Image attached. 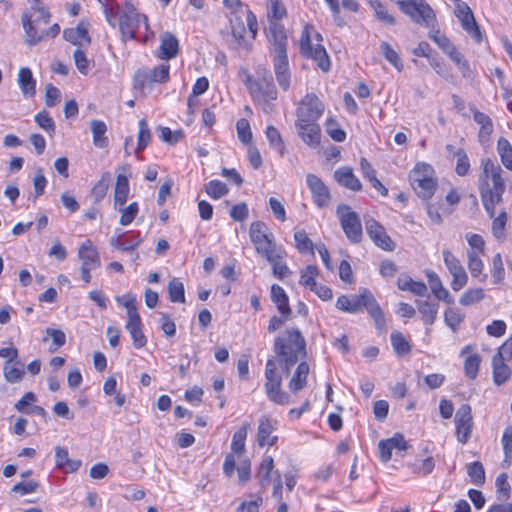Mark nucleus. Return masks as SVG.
<instances>
[{
  "label": "nucleus",
  "instance_id": "1",
  "mask_svg": "<svg viewBox=\"0 0 512 512\" xmlns=\"http://www.w3.org/2000/svg\"><path fill=\"white\" fill-rule=\"evenodd\" d=\"M481 167L483 172L479 177L480 197L489 217H494L496 205L502 202L506 189L502 177L503 170L499 164L490 158L482 159Z\"/></svg>",
  "mask_w": 512,
  "mask_h": 512
},
{
  "label": "nucleus",
  "instance_id": "2",
  "mask_svg": "<svg viewBox=\"0 0 512 512\" xmlns=\"http://www.w3.org/2000/svg\"><path fill=\"white\" fill-rule=\"evenodd\" d=\"M274 352L281 372L285 375L290 373L299 359V356H306V341L298 328H287L274 340Z\"/></svg>",
  "mask_w": 512,
  "mask_h": 512
},
{
  "label": "nucleus",
  "instance_id": "3",
  "mask_svg": "<svg viewBox=\"0 0 512 512\" xmlns=\"http://www.w3.org/2000/svg\"><path fill=\"white\" fill-rule=\"evenodd\" d=\"M243 82L253 101L259 105L265 113H271L274 107L273 101L277 99L278 91L270 72L263 69L262 73L258 72L257 78L245 72Z\"/></svg>",
  "mask_w": 512,
  "mask_h": 512
},
{
  "label": "nucleus",
  "instance_id": "4",
  "mask_svg": "<svg viewBox=\"0 0 512 512\" xmlns=\"http://www.w3.org/2000/svg\"><path fill=\"white\" fill-rule=\"evenodd\" d=\"M321 41L322 36L316 31L311 33L306 26L300 38V53L306 58L313 59L322 71L328 72L331 62L326 49L320 44Z\"/></svg>",
  "mask_w": 512,
  "mask_h": 512
},
{
  "label": "nucleus",
  "instance_id": "5",
  "mask_svg": "<svg viewBox=\"0 0 512 512\" xmlns=\"http://www.w3.org/2000/svg\"><path fill=\"white\" fill-rule=\"evenodd\" d=\"M277 359H268L265 365V392L270 401L278 405H288L291 397L282 390V373L277 368Z\"/></svg>",
  "mask_w": 512,
  "mask_h": 512
},
{
  "label": "nucleus",
  "instance_id": "6",
  "mask_svg": "<svg viewBox=\"0 0 512 512\" xmlns=\"http://www.w3.org/2000/svg\"><path fill=\"white\" fill-rule=\"evenodd\" d=\"M249 237L256 252L267 261L272 260V253L277 251L274 234L263 221H254L250 224Z\"/></svg>",
  "mask_w": 512,
  "mask_h": 512
},
{
  "label": "nucleus",
  "instance_id": "7",
  "mask_svg": "<svg viewBox=\"0 0 512 512\" xmlns=\"http://www.w3.org/2000/svg\"><path fill=\"white\" fill-rule=\"evenodd\" d=\"M350 298L352 308L356 309V313L365 309L370 317L374 320L377 330L382 332L386 329V319L384 312L370 290L361 287L359 289V294L352 295Z\"/></svg>",
  "mask_w": 512,
  "mask_h": 512
},
{
  "label": "nucleus",
  "instance_id": "8",
  "mask_svg": "<svg viewBox=\"0 0 512 512\" xmlns=\"http://www.w3.org/2000/svg\"><path fill=\"white\" fill-rule=\"evenodd\" d=\"M396 4L414 23L434 27L436 14L426 0H396Z\"/></svg>",
  "mask_w": 512,
  "mask_h": 512
},
{
  "label": "nucleus",
  "instance_id": "9",
  "mask_svg": "<svg viewBox=\"0 0 512 512\" xmlns=\"http://www.w3.org/2000/svg\"><path fill=\"white\" fill-rule=\"evenodd\" d=\"M148 19L144 14L137 12L131 2L126 1L119 15V30L124 41L135 38L141 24L148 29Z\"/></svg>",
  "mask_w": 512,
  "mask_h": 512
},
{
  "label": "nucleus",
  "instance_id": "10",
  "mask_svg": "<svg viewBox=\"0 0 512 512\" xmlns=\"http://www.w3.org/2000/svg\"><path fill=\"white\" fill-rule=\"evenodd\" d=\"M432 173V167L425 163H418L410 173L411 186L423 199H430L436 190L437 181L432 177Z\"/></svg>",
  "mask_w": 512,
  "mask_h": 512
},
{
  "label": "nucleus",
  "instance_id": "11",
  "mask_svg": "<svg viewBox=\"0 0 512 512\" xmlns=\"http://www.w3.org/2000/svg\"><path fill=\"white\" fill-rule=\"evenodd\" d=\"M336 214L346 237L352 243H359L362 240L363 231L358 214L346 204L338 205Z\"/></svg>",
  "mask_w": 512,
  "mask_h": 512
},
{
  "label": "nucleus",
  "instance_id": "12",
  "mask_svg": "<svg viewBox=\"0 0 512 512\" xmlns=\"http://www.w3.org/2000/svg\"><path fill=\"white\" fill-rule=\"evenodd\" d=\"M170 79V65L161 63L154 68L142 67L134 75V82L140 89L151 88L153 84H165Z\"/></svg>",
  "mask_w": 512,
  "mask_h": 512
},
{
  "label": "nucleus",
  "instance_id": "13",
  "mask_svg": "<svg viewBox=\"0 0 512 512\" xmlns=\"http://www.w3.org/2000/svg\"><path fill=\"white\" fill-rule=\"evenodd\" d=\"M325 110L324 103L314 93L306 94L296 108V121H318Z\"/></svg>",
  "mask_w": 512,
  "mask_h": 512
},
{
  "label": "nucleus",
  "instance_id": "14",
  "mask_svg": "<svg viewBox=\"0 0 512 512\" xmlns=\"http://www.w3.org/2000/svg\"><path fill=\"white\" fill-rule=\"evenodd\" d=\"M442 255L445 266L452 276L451 288L453 291H460L468 283V274L460 260L450 250L443 249Z\"/></svg>",
  "mask_w": 512,
  "mask_h": 512
},
{
  "label": "nucleus",
  "instance_id": "15",
  "mask_svg": "<svg viewBox=\"0 0 512 512\" xmlns=\"http://www.w3.org/2000/svg\"><path fill=\"white\" fill-rule=\"evenodd\" d=\"M143 239L139 232L129 235L127 232H120L119 229L110 238V245L123 252L131 253V260L136 262L139 259V254L134 250L142 243Z\"/></svg>",
  "mask_w": 512,
  "mask_h": 512
},
{
  "label": "nucleus",
  "instance_id": "16",
  "mask_svg": "<svg viewBox=\"0 0 512 512\" xmlns=\"http://www.w3.org/2000/svg\"><path fill=\"white\" fill-rule=\"evenodd\" d=\"M472 409L469 404H462L455 414L456 437L461 444H466L473 430Z\"/></svg>",
  "mask_w": 512,
  "mask_h": 512
},
{
  "label": "nucleus",
  "instance_id": "17",
  "mask_svg": "<svg viewBox=\"0 0 512 512\" xmlns=\"http://www.w3.org/2000/svg\"><path fill=\"white\" fill-rule=\"evenodd\" d=\"M365 228L368 236L376 246L385 250L393 251L395 243L387 234L385 228L374 218L365 219Z\"/></svg>",
  "mask_w": 512,
  "mask_h": 512
},
{
  "label": "nucleus",
  "instance_id": "18",
  "mask_svg": "<svg viewBox=\"0 0 512 512\" xmlns=\"http://www.w3.org/2000/svg\"><path fill=\"white\" fill-rule=\"evenodd\" d=\"M266 30L270 43V52L273 55L286 54L288 39L284 26L279 22L271 20Z\"/></svg>",
  "mask_w": 512,
  "mask_h": 512
},
{
  "label": "nucleus",
  "instance_id": "19",
  "mask_svg": "<svg viewBox=\"0 0 512 512\" xmlns=\"http://www.w3.org/2000/svg\"><path fill=\"white\" fill-rule=\"evenodd\" d=\"M306 183L311 192L314 204L319 208L327 207L331 201L329 188L315 174H307Z\"/></svg>",
  "mask_w": 512,
  "mask_h": 512
},
{
  "label": "nucleus",
  "instance_id": "20",
  "mask_svg": "<svg viewBox=\"0 0 512 512\" xmlns=\"http://www.w3.org/2000/svg\"><path fill=\"white\" fill-rule=\"evenodd\" d=\"M455 15L459 19L462 28L477 42L481 41L482 35L472 10L467 3H458L455 8Z\"/></svg>",
  "mask_w": 512,
  "mask_h": 512
},
{
  "label": "nucleus",
  "instance_id": "21",
  "mask_svg": "<svg viewBox=\"0 0 512 512\" xmlns=\"http://www.w3.org/2000/svg\"><path fill=\"white\" fill-rule=\"evenodd\" d=\"M295 127L299 137L311 148H316L320 144L321 128L318 121L301 122L295 121Z\"/></svg>",
  "mask_w": 512,
  "mask_h": 512
},
{
  "label": "nucleus",
  "instance_id": "22",
  "mask_svg": "<svg viewBox=\"0 0 512 512\" xmlns=\"http://www.w3.org/2000/svg\"><path fill=\"white\" fill-rule=\"evenodd\" d=\"M272 62L278 85L283 91H287L291 85V72L287 53L274 54Z\"/></svg>",
  "mask_w": 512,
  "mask_h": 512
},
{
  "label": "nucleus",
  "instance_id": "23",
  "mask_svg": "<svg viewBox=\"0 0 512 512\" xmlns=\"http://www.w3.org/2000/svg\"><path fill=\"white\" fill-rule=\"evenodd\" d=\"M63 38L75 46L89 45L91 38L88 34V23L81 20L75 28L65 29Z\"/></svg>",
  "mask_w": 512,
  "mask_h": 512
},
{
  "label": "nucleus",
  "instance_id": "24",
  "mask_svg": "<svg viewBox=\"0 0 512 512\" xmlns=\"http://www.w3.org/2000/svg\"><path fill=\"white\" fill-rule=\"evenodd\" d=\"M23 29L26 35V43L34 46L44 40V31L38 29V25L33 21V15L29 11L23 12L21 16Z\"/></svg>",
  "mask_w": 512,
  "mask_h": 512
},
{
  "label": "nucleus",
  "instance_id": "25",
  "mask_svg": "<svg viewBox=\"0 0 512 512\" xmlns=\"http://www.w3.org/2000/svg\"><path fill=\"white\" fill-rule=\"evenodd\" d=\"M55 465L64 473H74L82 465L80 459H70L68 449L62 446L55 447Z\"/></svg>",
  "mask_w": 512,
  "mask_h": 512
},
{
  "label": "nucleus",
  "instance_id": "26",
  "mask_svg": "<svg viewBox=\"0 0 512 512\" xmlns=\"http://www.w3.org/2000/svg\"><path fill=\"white\" fill-rule=\"evenodd\" d=\"M275 429V423L271 419L267 417H262L260 419L257 431V442L259 446H273L276 443L278 437L276 435H272Z\"/></svg>",
  "mask_w": 512,
  "mask_h": 512
},
{
  "label": "nucleus",
  "instance_id": "27",
  "mask_svg": "<svg viewBox=\"0 0 512 512\" xmlns=\"http://www.w3.org/2000/svg\"><path fill=\"white\" fill-rule=\"evenodd\" d=\"M334 178L337 183L349 190L360 191L362 184L360 180L355 176L352 168L340 167L334 172Z\"/></svg>",
  "mask_w": 512,
  "mask_h": 512
},
{
  "label": "nucleus",
  "instance_id": "28",
  "mask_svg": "<svg viewBox=\"0 0 512 512\" xmlns=\"http://www.w3.org/2000/svg\"><path fill=\"white\" fill-rule=\"evenodd\" d=\"M271 301L276 305L280 315L286 317L292 316V310L289 305V297L285 290L278 284L271 286Z\"/></svg>",
  "mask_w": 512,
  "mask_h": 512
},
{
  "label": "nucleus",
  "instance_id": "29",
  "mask_svg": "<svg viewBox=\"0 0 512 512\" xmlns=\"http://www.w3.org/2000/svg\"><path fill=\"white\" fill-rule=\"evenodd\" d=\"M18 85L24 97L31 98L36 94V80L28 67H22L18 73Z\"/></svg>",
  "mask_w": 512,
  "mask_h": 512
},
{
  "label": "nucleus",
  "instance_id": "30",
  "mask_svg": "<svg viewBox=\"0 0 512 512\" xmlns=\"http://www.w3.org/2000/svg\"><path fill=\"white\" fill-rule=\"evenodd\" d=\"M309 364L306 361H302L298 364L291 380L289 381L288 387L292 393H298L307 384V377L309 375Z\"/></svg>",
  "mask_w": 512,
  "mask_h": 512
},
{
  "label": "nucleus",
  "instance_id": "31",
  "mask_svg": "<svg viewBox=\"0 0 512 512\" xmlns=\"http://www.w3.org/2000/svg\"><path fill=\"white\" fill-rule=\"evenodd\" d=\"M78 257L82 261L81 266L98 268L101 265L99 254L90 241L80 246Z\"/></svg>",
  "mask_w": 512,
  "mask_h": 512
},
{
  "label": "nucleus",
  "instance_id": "32",
  "mask_svg": "<svg viewBox=\"0 0 512 512\" xmlns=\"http://www.w3.org/2000/svg\"><path fill=\"white\" fill-rule=\"evenodd\" d=\"M508 361L500 358V355H494L492 358L493 381L498 386L504 384L511 375L510 367L506 363Z\"/></svg>",
  "mask_w": 512,
  "mask_h": 512
},
{
  "label": "nucleus",
  "instance_id": "33",
  "mask_svg": "<svg viewBox=\"0 0 512 512\" xmlns=\"http://www.w3.org/2000/svg\"><path fill=\"white\" fill-rule=\"evenodd\" d=\"M125 327L130 333L133 345L136 349H140L146 345L147 339L141 329L140 316H132V320H128Z\"/></svg>",
  "mask_w": 512,
  "mask_h": 512
},
{
  "label": "nucleus",
  "instance_id": "34",
  "mask_svg": "<svg viewBox=\"0 0 512 512\" xmlns=\"http://www.w3.org/2000/svg\"><path fill=\"white\" fill-rule=\"evenodd\" d=\"M130 192L128 177L124 173H118L114 191V206H124Z\"/></svg>",
  "mask_w": 512,
  "mask_h": 512
},
{
  "label": "nucleus",
  "instance_id": "35",
  "mask_svg": "<svg viewBox=\"0 0 512 512\" xmlns=\"http://www.w3.org/2000/svg\"><path fill=\"white\" fill-rule=\"evenodd\" d=\"M178 49V39L169 32L164 33L160 44V58L166 60L172 59L177 55Z\"/></svg>",
  "mask_w": 512,
  "mask_h": 512
},
{
  "label": "nucleus",
  "instance_id": "36",
  "mask_svg": "<svg viewBox=\"0 0 512 512\" xmlns=\"http://www.w3.org/2000/svg\"><path fill=\"white\" fill-rule=\"evenodd\" d=\"M416 304L424 324L431 326L437 319L439 304L428 300L416 301Z\"/></svg>",
  "mask_w": 512,
  "mask_h": 512
},
{
  "label": "nucleus",
  "instance_id": "37",
  "mask_svg": "<svg viewBox=\"0 0 512 512\" xmlns=\"http://www.w3.org/2000/svg\"><path fill=\"white\" fill-rule=\"evenodd\" d=\"M90 128L93 137V144L95 147L103 149L109 144L108 138L106 137L107 125L102 120H92L90 122Z\"/></svg>",
  "mask_w": 512,
  "mask_h": 512
},
{
  "label": "nucleus",
  "instance_id": "38",
  "mask_svg": "<svg viewBox=\"0 0 512 512\" xmlns=\"http://www.w3.org/2000/svg\"><path fill=\"white\" fill-rule=\"evenodd\" d=\"M473 118L474 121L480 126L478 133L479 140L481 142L486 141L493 133V122L491 118L487 114L478 110H474Z\"/></svg>",
  "mask_w": 512,
  "mask_h": 512
},
{
  "label": "nucleus",
  "instance_id": "39",
  "mask_svg": "<svg viewBox=\"0 0 512 512\" xmlns=\"http://www.w3.org/2000/svg\"><path fill=\"white\" fill-rule=\"evenodd\" d=\"M3 374L8 383H18L25 374L24 364L19 360L13 363H4Z\"/></svg>",
  "mask_w": 512,
  "mask_h": 512
},
{
  "label": "nucleus",
  "instance_id": "40",
  "mask_svg": "<svg viewBox=\"0 0 512 512\" xmlns=\"http://www.w3.org/2000/svg\"><path fill=\"white\" fill-rule=\"evenodd\" d=\"M481 255L482 254H476L475 252H467V265L472 277L483 282L486 280L487 275L483 274L484 263L480 258Z\"/></svg>",
  "mask_w": 512,
  "mask_h": 512
},
{
  "label": "nucleus",
  "instance_id": "41",
  "mask_svg": "<svg viewBox=\"0 0 512 512\" xmlns=\"http://www.w3.org/2000/svg\"><path fill=\"white\" fill-rule=\"evenodd\" d=\"M368 5L373 9L376 18L386 25H395L396 19L387 10L380 0H367Z\"/></svg>",
  "mask_w": 512,
  "mask_h": 512
},
{
  "label": "nucleus",
  "instance_id": "42",
  "mask_svg": "<svg viewBox=\"0 0 512 512\" xmlns=\"http://www.w3.org/2000/svg\"><path fill=\"white\" fill-rule=\"evenodd\" d=\"M274 468V460L271 456H265L259 465L257 477L259 478L260 485L266 487L270 484L271 473Z\"/></svg>",
  "mask_w": 512,
  "mask_h": 512
},
{
  "label": "nucleus",
  "instance_id": "43",
  "mask_svg": "<svg viewBox=\"0 0 512 512\" xmlns=\"http://www.w3.org/2000/svg\"><path fill=\"white\" fill-rule=\"evenodd\" d=\"M138 136H137V147L135 152L139 153L146 149L151 141V131L145 118H142L138 122Z\"/></svg>",
  "mask_w": 512,
  "mask_h": 512
},
{
  "label": "nucleus",
  "instance_id": "44",
  "mask_svg": "<svg viewBox=\"0 0 512 512\" xmlns=\"http://www.w3.org/2000/svg\"><path fill=\"white\" fill-rule=\"evenodd\" d=\"M497 152L505 168L512 171V145L506 138H499L497 142Z\"/></svg>",
  "mask_w": 512,
  "mask_h": 512
},
{
  "label": "nucleus",
  "instance_id": "45",
  "mask_svg": "<svg viewBox=\"0 0 512 512\" xmlns=\"http://www.w3.org/2000/svg\"><path fill=\"white\" fill-rule=\"evenodd\" d=\"M169 299L174 303L185 302V289L183 283L178 278H172L167 286Z\"/></svg>",
  "mask_w": 512,
  "mask_h": 512
},
{
  "label": "nucleus",
  "instance_id": "46",
  "mask_svg": "<svg viewBox=\"0 0 512 512\" xmlns=\"http://www.w3.org/2000/svg\"><path fill=\"white\" fill-rule=\"evenodd\" d=\"M501 444L504 452L503 467H509L512 463V426L504 429Z\"/></svg>",
  "mask_w": 512,
  "mask_h": 512
},
{
  "label": "nucleus",
  "instance_id": "47",
  "mask_svg": "<svg viewBox=\"0 0 512 512\" xmlns=\"http://www.w3.org/2000/svg\"><path fill=\"white\" fill-rule=\"evenodd\" d=\"M282 258L283 253L281 249H278L272 253V260L268 261L273 267L274 276H276L278 279H283L290 273L288 266L282 262Z\"/></svg>",
  "mask_w": 512,
  "mask_h": 512
},
{
  "label": "nucleus",
  "instance_id": "48",
  "mask_svg": "<svg viewBox=\"0 0 512 512\" xmlns=\"http://www.w3.org/2000/svg\"><path fill=\"white\" fill-rule=\"evenodd\" d=\"M247 433V425H243L233 434L231 451L237 456H241L245 452Z\"/></svg>",
  "mask_w": 512,
  "mask_h": 512
},
{
  "label": "nucleus",
  "instance_id": "49",
  "mask_svg": "<svg viewBox=\"0 0 512 512\" xmlns=\"http://www.w3.org/2000/svg\"><path fill=\"white\" fill-rule=\"evenodd\" d=\"M435 468V461L432 456L422 460H416L412 465V472L418 476L426 477L433 472Z\"/></svg>",
  "mask_w": 512,
  "mask_h": 512
},
{
  "label": "nucleus",
  "instance_id": "50",
  "mask_svg": "<svg viewBox=\"0 0 512 512\" xmlns=\"http://www.w3.org/2000/svg\"><path fill=\"white\" fill-rule=\"evenodd\" d=\"M380 50L385 59L390 64H392L399 72L403 70V63L398 53L392 48V46L388 42L382 41L380 44Z\"/></svg>",
  "mask_w": 512,
  "mask_h": 512
},
{
  "label": "nucleus",
  "instance_id": "51",
  "mask_svg": "<svg viewBox=\"0 0 512 512\" xmlns=\"http://www.w3.org/2000/svg\"><path fill=\"white\" fill-rule=\"evenodd\" d=\"M265 134L270 146L274 150L278 151L281 155H283L285 152V145L283 143L279 130L274 126L269 125L266 128Z\"/></svg>",
  "mask_w": 512,
  "mask_h": 512
},
{
  "label": "nucleus",
  "instance_id": "52",
  "mask_svg": "<svg viewBox=\"0 0 512 512\" xmlns=\"http://www.w3.org/2000/svg\"><path fill=\"white\" fill-rule=\"evenodd\" d=\"M464 318V313L458 308H448L444 313V321L453 332L458 330V327L463 322Z\"/></svg>",
  "mask_w": 512,
  "mask_h": 512
},
{
  "label": "nucleus",
  "instance_id": "53",
  "mask_svg": "<svg viewBox=\"0 0 512 512\" xmlns=\"http://www.w3.org/2000/svg\"><path fill=\"white\" fill-rule=\"evenodd\" d=\"M467 473L473 484L481 486L485 482V470L481 462L475 461L467 466Z\"/></svg>",
  "mask_w": 512,
  "mask_h": 512
},
{
  "label": "nucleus",
  "instance_id": "54",
  "mask_svg": "<svg viewBox=\"0 0 512 512\" xmlns=\"http://www.w3.org/2000/svg\"><path fill=\"white\" fill-rule=\"evenodd\" d=\"M120 216V224L122 226H127L133 222L139 212V205L137 202L130 203L127 207L117 206Z\"/></svg>",
  "mask_w": 512,
  "mask_h": 512
},
{
  "label": "nucleus",
  "instance_id": "55",
  "mask_svg": "<svg viewBox=\"0 0 512 512\" xmlns=\"http://www.w3.org/2000/svg\"><path fill=\"white\" fill-rule=\"evenodd\" d=\"M391 344L397 355L402 356L411 351L409 342L404 338L402 333L393 331L391 333Z\"/></svg>",
  "mask_w": 512,
  "mask_h": 512
},
{
  "label": "nucleus",
  "instance_id": "56",
  "mask_svg": "<svg viewBox=\"0 0 512 512\" xmlns=\"http://www.w3.org/2000/svg\"><path fill=\"white\" fill-rule=\"evenodd\" d=\"M205 191L210 197L220 199L228 194L229 189L224 182L220 180H211L205 185Z\"/></svg>",
  "mask_w": 512,
  "mask_h": 512
},
{
  "label": "nucleus",
  "instance_id": "57",
  "mask_svg": "<svg viewBox=\"0 0 512 512\" xmlns=\"http://www.w3.org/2000/svg\"><path fill=\"white\" fill-rule=\"evenodd\" d=\"M485 297L482 288H471L465 291L459 299L462 306H471L482 301Z\"/></svg>",
  "mask_w": 512,
  "mask_h": 512
},
{
  "label": "nucleus",
  "instance_id": "58",
  "mask_svg": "<svg viewBox=\"0 0 512 512\" xmlns=\"http://www.w3.org/2000/svg\"><path fill=\"white\" fill-rule=\"evenodd\" d=\"M450 59L458 66L464 77H469L471 70L468 61L464 58L463 54L458 51L454 46L450 51L446 53Z\"/></svg>",
  "mask_w": 512,
  "mask_h": 512
},
{
  "label": "nucleus",
  "instance_id": "59",
  "mask_svg": "<svg viewBox=\"0 0 512 512\" xmlns=\"http://www.w3.org/2000/svg\"><path fill=\"white\" fill-rule=\"evenodd\" d=\"M481 364V357L478 354H473L466 357L464 361L465 375L471 379H476Z\"/></svg>",
  "mask_w": 512,
  "mask_h": 512
},
{
  "label": "nucleus",
  "instance_id": "60",
  "mask_svg": "<svg viewBox=\"0 0 512 512\" xmlns=\"http://www.w3.org/2000/svg\"><path fill=\"white\" fill-rule=\"evenodd\" d=\"M286 16V8L281 0H269L268 3V19L269 22H279Z\"/></svg>",
  "mask_w": 512,
  "mask_h": 512
},
{
  "label": "nucleus",
  "instance_id": "61",
  "mask_svg": "<svg viewBox=\"0 0 512 512\" xmlns=\"http://www.w3.org/2000/svg\"><path fill=\"white\" fill-rule=\"evenodd\" d=\"M326 132L336 142H343L346 139V132L340 127L334 118L326 120Z\"/></svg>",
  "mask_w": 512,
  "mask_h": 512
},
{
  "label": "nucleus",
  "instance_id": "62",
  "mask_svg": "<svg viewBox=\"0 0 512 512\" xmlns=\"http://www.w3.org/2000/svg\"><path fill=\"white\" fill-rule=\"evenodd\" d=\"M318 276V268L313 265L307 266L302 272L299 283L308 287L310 290L315 287L318 283L316 282V278Z\"/></svg>",
  "mask_w": 512,
  "mask_h": 512
},
{
  "label": "nucleus",
  "instance_id": "63",
  "mask_svg": "<svg viewBox=\"0 0 512 512\" xmlns=\"http://www.w3.org/2000/svg\"><path fill=\"white\" fill-rule=\"evenodd\" d=\"M457 157V163L455 172L458 176H466L470 172V161L468 155L464 149H459L455 153Z\"/></svg>",
  "mask_w": 512,
  "mask_h": 512
},
{
  "label": "nucleus",
  "instance_id": "64",
  "mask_svg": "<svg viewBox=\"0 0 512 512\" xmlns=\"http://www.w3.org/2000/svg\"><path fill=\"white\" fill-rule=\"evenodd\" d=\"M109 181H110V173L106 172L102 175L101 179L94 185L92 188V196L94 197L95 201L102 200L109 187Z\"/></svg>",
  "mask_w": 512,
  "mask_h": 512
}]
</instances>
